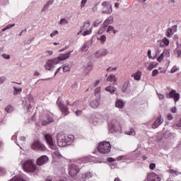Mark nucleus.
Here are the masks:
<instances>
[{"label": "nucleus", "mask_w": 181, "mask_h": 181, "mask_svg": "<svg viewBox=\"0 0 181 181\" xmlns=\"http://www.w3.org/2000/svg\"><path fill=\"white\" fill-rule=\"evenodd\" d=\"M73 50L68 52L66 54H60L58 57L54 58L52 59H48L46 62L45 65L44 66L45 70H48L49 71H52L54 70V67L56 64H59L60 62H63L64 60H66L73 53Z\"/></svg>", "instance_id": "nucleus-1"}, {"label": "nucleus", "mask_w": 181, "mask_h": 181, "mask_svg": "<svg viewBox=\"0 0 181 181\" xmlns=\"http://www.w3.org/2000/svg\"><path fill=\"white\" fill-rule=\"evenodd\" d=\"M57 141L58 146H67V145H70L74 141V136H66L63 133H59L57 135Z\"/></svg>", "instance_id": "nucleus-2"}, {"label": "nucleus", "mask_w": 181, "mask_h": 181, "mask_svg": "<svg viewBox=\"0 0 181 181\" xmlns=\"http://www.w3.org/2000/svg\"><path fill=\"white\" fill-rule=\"evenodd\" d=\"M22 167L25 172L33 173L37 169L36 165L33 160H27L22 162Z\"/></svg>", "instance_id": "nucleus-3"}, {"label": "nucleus", "mask_w": 181, "mask_h": 181, "mask_svg": "<svg viewBox=\"0 0 181 181\" xmlns=\"http://www.w3.org/2000/svg\"><path fill=\"white\" fill-rule=\"evenodd\" d=\"M98 151L100 153H108L111 151V144L108 141H103L99 144Z\"/></svg>", "instance_id": "nucleus-4"}, {"label": "nucleus", "mask_w": 181, "mask_h": 181, "mask_svg": "<svg viewBox=\"0 0 181 181\" xmlns=\"http://www.w3.org/2000/svg\"><path fill=\"white\" fill-rule=\"evenodd\" d=\"M57 105L59 107L62 115H64V117L69 115V107L64 105V103H63L60 98H59L57 101Z\"/></svg>", "instance_id": "nucleus-5"}, {"label": "nucleus", "mask_w": 181, "mask_h": 181, "mask_svg": "<svg viewBox=\"0 0 181 181\" xmlns=\"http://www.w3.org/2000/svg\"><path fill=\"white\" fill-rule=\"evenodd\" d=\"M31 148L34 151H46V146L40 142L39 140H35L32 144H31Z\"/></svg>", "instance_id": "nucleus-6"}, {"label": "nucleus", "mask_w": 181, "mask_h": 181, "mask_svg": "<svg viewBox=\"0 0 181 181\" xmlns=\"http://www.w3.org/2000/svg\"><path fill=\"white\" fill-rule=\"evenodd\" d=\"M31 103H33V96L31 95H28L27 97L23 99V105L24 108L27 109V111H29L32 108Z\"/></svg>", "instance_id": "nucleus-7"}, {"label": "nucleus", "mask_w": 181, "mask_h": 181, "mask_svg": "<svg viewBox=\"0 0 181 181\" xmlns=\"http://www.w3.org/2000/svg\"><path fill=\"white\" fill-rule=\"evenodd\" d=\"M102 6H103V9L107 8L106 10L102 11L101 13L104 15H111L112 13V6L110 4L109 1H103L102 3Z\"/></svg>", "instance_id": "nucleus-8"}, {"label": "nucleus", "mask_w": 181, "mask_h": 181, "mask_svg": "<svg viewBox=\"0 0 181 181\" xmlns=\"http://www.w3.org/2000/svg\"><path fill=\"white\" fill-rule=\"evenodd\" d=\"M109 129H110L111 132H115V131H121V124L116 120L112 121L109 124Z\"/></svg>", "instance_id": "nucleus-9"}, {"label": "nucleus", "mask_w": 181, "mask_h": 181, "mask_svg": "<svg viewBox=\"0 0 181 181\" xmlns=\"http://www.w3.org/2000/svg\"><path fill=\"white\" fill-rule=\"evenodd\" d=\"M108 54V49L105 48H102L98 49L94 53V56L96 59H101V57H104Z\"/></svg>", "instance_id": "nucleus-10"}, {"label": "nucleus", "mask_w": 181, "mask_h": 181, "mask_svg": "<svg viewBox=\"0 0 181 181\" xmlns=\"http://www.w3.org/2000/svg\"><path fill=\"white\" fill-rule=\"evenodd\" d=\"M78 172H80V168L78 166L74 165V164H71L69 165V175L70 176H77L78 174Z\"/></svg>", "instance_id": "nucleus-11"}, {"label": "nucleus", "mask_w": 181, "mask_h": 181, "mask_svg": "<svg viewBox=\"0 0 181 181\" xmlns=\"http://www.w3.org/2000/svg\"><path fill=\"white\" fill-rule=\"evenodd\" d=\"M45 139L47 145H49V148H51V149H54V150L57 149L56 145H54V142H53V138H52V135L45 134Z\"/></svg>", "instance_id": "nucleus-12"}, {"label": "nucleus", "mask_w": 181, "mask_h": 181, "mask_svg": "<svg viewBox=\"0 0 181 181\" xmlns=\"http://www.w3.org/2000/svg\"><path fill=\"white\" fill-rule=\"evenodd\" d=\"M167 98H173L174 101L176 103L179 101L180 98V95L176 93V90H171L169 94H166Z\"/></svg>", "instance_id": "nucleus-13"}, {"label": "nucleus", "mask_w": 181, "mask_h": 181, "mask_svg": "<svg viewBox=\"0 0 181 181\" xmlns=\"http://www.w3.org/2000/svg\"><path fill=\"white\" fill-rule=\"evenodd\" d=\"M49 161V158L47 156H42L38 158L36 161V165L37 166H43L45 163H47Z\"/></svg>", "instance_id": "nucleus-14"}, {"label": "nucleus", "mask_w": 181, "mask_h": 181, "mask_svg": "<svg viewBox=\"0 0 181 181\" xmlns=\"http://www.w3.org/2000/svg\"><path fill=\"white\" fill-rule=\"evenodd\" d=\"M163 122V119H162V115H159L155 122L152 124L151 127L153 129H156V128H158L159 125H160Z\"/></svg>", "instance_id": "nucleus-15"}, {"label": "nucleus", "mask_w": 181, "mask_h": 181, "mask_svg": "<svg viewBox=\"0 0 181 181\" xmlns=\"http://www.w3.org/2000/svg\"><path fill=\"white\" fill-rule=\"evenodd\" d=\"M148 181H160V177L155 173H151L147 176Z\"/></svg>", "instance_id": "nucleus-16"}, {"label": "nucleus", "mask_w": 181, "mask_h": 181, "mask_svg": "<svg viewBox=\"0 0 181 181\" xmlns=\"http://www.w3.org/2000/svg\"><path fill=\"white\" fill-rule=\"evenodd\" d=\"M52 122H54V119L49 115H47L46 119L41 120V124L43 127L49 125V124H52Z\"/></svg>", "instance_id": "nucleus-17"}, {"label": "nucleus", "mask_w": 181, "mask_h": 181, "mask_svg": "<svg viewBox=\"0 0 181 181\" xmlns=\"http://www.w3.org/2000/svg\"><path fill=\"white\" fill-rule=\"evenodd\" d=\"M100 95H98L95 100L91 101L90 107L92 108H98V107L100 106Z\"/></svg>", "instance_id": "nucleus-18"}, {"label": "nucleus", "mask_w": 181, "mask_h": 181, "mask_svg": "<svg viewBox=\"0 0 181 181\" xmlns=\"http://www.w3.org/2000/svg\"><path fill=\"white\" fill-rule=\"evenodd\" d=\"M176 30H177V26L176 25L173 26L172 28H168L166 34L167 37H172Z\"/></svg>", "instance_id": "nucleus-19"}, {"label": "nucleus", "mask_w": 181, "mask_h": 181, "mask_svg": "<svg viewBox=\"0 0 181 181\" xmlns=\"http://www.w3.org/2000/svg\"><path fill=\"white\" fill-rule=\"evenodd\" d=\"M114 23V17L112 16H109L103 23V26H105L107 28V26L108 25H111Z\"/></svg>", "instance_id": "nucleus-20"}, {"label": "nucleus", "mask_w": 181, "mask_h": 181, "mask_svg": "<svg viewBox=\"0 0 181 181\" xmlns=\"http://www.w3.org/2000/svg\"><path fill=\"white\" fill-rule=\"evenodd\" d=\"M177 47L174 50V53L177 54V57H181V44L179 45V42H176Z\"/></svg>", "instance_id": "nucleus-21"}, {"label": "nucleus", "mask_w": 181, "mask_h": 181, "mask_svg": "<svg viewBox=\"0 0 181 181\" xmlns=\"http://www.w3.org/2000/svg\"><path fill=\"white\" fill-rule=\"evenodd\" d=\"M93 70V63L89 62L88 64L85 66L84 73L87 75L90 74V71Z\"/></svg>", "instance_id": "nucleus-22"}, {"label": "nucleus", "mask_w": 181, "mask_h": 181, "mask_svg": "<svg viewBox=\"0 0 181 181\" xmlns=\"http://www.w3.org/2000/svg\"><path fill=\"white\" fill-rule=\"evenodd\" d=\"M130 85L131 83L129 82V81H125L122 86V93H125L128 90V88H129Z\"/></svg>", "instance_id": "nucleus-23"}, {"label": "nucleus", "mask_w": 181, "mask_h": 181, "mask_svg": "<svg viewBox=\"0 0 181 181\" xmlns=\"http://www.w3.org/2000/svg\"><path fill=\"white\" fill-rule=\"evenodd\" d=\"M117 80L118 79L115 75H114V74H110L107 78V81H110V83H117Z\"/></svg>", "instance_id": "nucleus-24"}, {"label": "nucleus", "mask_w": 181, "mask_h": 181, "mask_svg": "<svg viewBox=\"0 0 181 181\" xmlns=\"http://www.w3.org/2000/svg\"><path fill=\"white\" fill-rule=\"evenodd\" d=\"M115 105L117 108L122 109L124 108L125 103H124V100H118L116 101Z\"/></svg>", "instance_id": "nucleus-25"}, {"label": "nucleus", "mask_w": 181, "mask_h": 181, "mask_svg": "<svg viewBox=\"0 0 181 181\" xmlns=\"http://www.w3.org/2000/svg\"><path fill=\"white\" fill-rule=\"evenodd\" d=\"M105 91H107V93H110V94H114L115 93V90L117 88L114 86H109L105 88Z\"/></svg>", "instance_id": "nucleus-26"}, {"label": "nucleus", "mask_w": 181, "mask_h": 181, "mask_svg": "<svg viewBox=\"0 0 181 181\" xmlns=\"http://www.w3.org/2000/svg\"><path fill=\"white\" fill-rule=\"evenodd\" d=\"M89 121L93 124H97V122H98V117H97V115H91L89 118Z\"/></svg>", "instance_id": "nucleus-27"}, {"label": "nucleus", "mask_w": 181, "mask_h": 181, "mask_svg": "<svg viewBox=\"0 0 181 181\" xmlns=\"http://www.w3.org/2000/svg\"><path fill=\"white\" fill-rule=\"evenodd\" d=\"M106 32L107 33H111V32H112L114 35H115V33H118V30H115V28L112 25H109L107 28Z\"/></svg>", "instance_id": "nucleus-28"}, {"label": "nucleus", "mask_w": 181, "mask_h": 181, "mask_svg": "<svg viewBox=\"0 0 181 181\" xmlns=\"http://www.w3.org/2000/svg\"><path fill=\"white\" fill-rule=\"evenodd\" d=\"M13 95H19V94H21V93H22V88H17L16 87L13 86Z\"/></svg>", "instance_id": "nucleus-29"}, {"label": "nucleus", "mask_w": 181, "mask_h": 181, "mask_svg": "<svg viewBox=\"0 0 181 181\" xmlns=\"http://www.w3.org/2000/svg\"><path fill=\"white\" fill-rule=\"evenodd\" d=\"M132 77H134V80H141V71H138L136 74H134Z\"/></svg>", "instance_id": "nucleus-30"}, {"label": "nucleus", "mask_w": 181, "mask_h": 181, "mask_svg": "<svg viewBox=\"0 0 181 181\" xmlns=\"http://www.w3.org/2000/svg\"><path fill=\"white\" fill-rule=\"evenodd\" d=\"M90 177H93V173L90 172L82 174V179H90Z\"/></svg>", "instance_id": "nucleus-31"}, {"label": "nucleus", "mask_w": 181, "mask_h": 181, "mask_svg": "<svg viewBox=\"0 0 181 181\" xmlns=\"http://www.w3.org/2000/svg\"><path fill=\"white\" fill-rule=\"evenodd\" d=\"M90 28V21H87L84 23V25L83 27L81 28V31L83 30H87Z\"/></svg>", "instance_id": "nucleus-32"}, {"label": "nucleus", "mask_w": 181, "mask_h": 181, "mask_svg": "<svg viewBox=\"0 0 181 181\" xmlns=\"http://www.w3.org/2000/svg\"><path fill=\"white\" fill-rule=\"evenodd\" d=\"M156 66H158V64L156 62H151L149 64V66L147 68V70H148V71H151V70H153V69H155Z\"/></svg>", "instance_id": "nucleus-33"}, {"label": "nucleus", "mask_w": 181, "mask_h": 181, "mask_svg": "<svg viewBox=\"0 0 181 181\" xmlns=\"http://www.w3.org/2000/svg\"><path fill=\"white\" fill-rule=\"evenodd\" d=\"M52 157L54 159H57L59 158H61L62 155L60 154V152H59V151H55L52 152Z\"/></svg>", "instance_id": "nucleus-34"}, {"label": "nucleus", "mask_w": 181, "mask_h": 181, "mask_svg": "<svg viewBox=\"0 0 181 181\" xmlns=\"http://www.w3.org/2000/svg\"><path fill=\"white\" fill-rule=\"evenodd\" d=\"M151 53H152V52H151V49H149V50L148 51V57L149 59H153V60H155V59H156V57H158V55L159 54H158V52H156V54H155V56L152 57Z\"/></svg>", "instance_id": "nucleus-35"}, {"label": "nucleus", "mask_w": 181, "mask_h": 181, "mask_svg": "<svg viewBox=\"0 0 181 181\" xmlns=\"http://www.w3.org/2000/svg\"><path fill=\"white\" fill-rule=\"evenodd\" d=\"M89 47H90L89 44L86 43V44H83V46L81 47V52H87V50H88Z\"/></svg>", "instance_id": "nucleus-36"}, {"label": "nucleus", "mask_w": 181, "mask_h": 181, "mask_svg": "<svg viewBox=\"0 0 181 181\" xmlns=\"http://www.w3.org/2000/svg\"><path fill=\"white\" fill-rule=\"evenodd\" d=\"M59 25H61L62 26L69 25V21L66 18H62L59 22Z\"/></svg>", "instance_id": "nucleus-37"}, {"label": "nucleus", "mask_w": 181, "mask_h": 181, "mask_svg": "<svg viewBox=\"0 0 181 181\" xmlns=\"http://www.w3.org/2000/svg\"><path fill=\"white\" fill-rule=\"evenodd\" d=\"M168 173L171 175V176H177L179 175V173L175 170H169Z\"/></svg>", "instance_id": "nucleus-38"}, {"label": "nucleus", "mask_w": 181, "mask_h": 181, "mask_svg": "<svg viewBox=\"0 0 181 181\" xmlns=\"http://www.w3.org/2000/svg\"><path fill=\"white\" fill-rule=\"evenodd\" d=\"M107 27H105L104 25H103L102 27H100V28L99 29V30L98 31V35H103V33L104 32H105V29Z\"/></svg>", "instance_id": "nucleus-39"}, {"label": "nucleus", "mask_w": 181, "mask_h": 181, "mask_svg": "<svg viewBox=\"0 0 181 181\" xmlns=\"http://www.w3.org/2000/svg\"><path fill=\"white\" fill-rule=\"evenodd\" d=\"M5 111L9 114L13 111V107H12L11 105H8L6 107H5Z\"/></svg>", "instance_id": "nucleus-40"}, {"label": "nucleus", "mask_w": 181, "mask_h": 181, "mask_svg": "<svg viewBox=\"0 0 181 181\" xmlns=\"http://www.w3.org/2000/svg\"><path fill=\"white\" fill-rule=\"evenodd\" d=\"M100 23H103V21L96 20L95 21L93 22V26L95 28H97V27L100 26Z\"/></svg>", "instance_id": "nucleus-41"}, {"label": "nucleus", "mask_w": 181, "mask_h": 181, "mask_svg": "<svg viewBox=\"0 0 181 181\" xmlns=\"http://www.w3.org/2000/svg\"><path fill=\"white\" fill-rule=\"evenodd\" d=\"M165 57H170V51L169 49H164L163 52Z\"/></svg>", "instance_id": "nucleus-42"}, {"label": "nucleus", "mask_w": 181, "mask_h": 181, "mask_svg": "<svg viewBox=\"0 0 181 181\" xmlns=\"http://www.w3.org/2000/svg\"><path fill=\"white\" fill-rule=\"evenodd\" d=\"M93 31V28H89V30H85L83 33V36H87L88 35H90L91 34V32Z\"/></svg>", "instance_id": "nucleus-43"}, {"label": "nucleus", "mask_w": 181, "mask_h": 181, "mask_svg": "<svg viewBox=\"0 0 181 181\" xmlns=\"http://www.w3.org/2000/svg\"><path fill=\"white\" fill-rule=\"evenodd\" d=\"M128 159V157L127 156H120L117 158V160H127Z\"/></svg>", "instance_id": "nucleus-44"}, {"label": "nucleus", "mask_w": 181, "mask_h": 181, "mask_svg": "<svg viewBox=\"0 0 181 181\" xmlns=\"http://www.w3.org/2000/svg\"><path fill=\"white\" fill-rule=\"evenodd\" d=\"M63 71H64V73H67V72L70 71V66L69 65L64 66L63 67Z\"/></svg>", "instance_id": "nucleus-45"}, {"label": "nucleus", "mask_w": 181, "mask_h": 181, "mask_svg": "<svg viewBox=\"0 0 181 181\" xmlns=\"http://www.w3.org/2000/svg\"><path fill=\"white\" fill-rule=\"evenodd\" d=\"M99 40H100L101 43H104L107 40V37H105V35H103L100 36Z\"/></svg>", "instance_id": "nucleus-46"}, {"label": "nucleus", "mask_w": 181, "mask_h": 181, "mask_svg": "<svg viewBox=\"0 0 181 181\" xmlns=\"http://www.w3.org/2000/svg\"><path fill=\"white\" fill-rule=\"evenodd\" d=\"M163 43H164V45L165 46H169V40L166 37H164L162 40Z\"/></svg>", "instance_id": "nucleus-47"}, {"label": "nucleus", "mask_w": 181, "mask_h": 181, "mask_svg": "<svg viewBox=\"0 0 181 181\" xmlns=\"http://www.w3.org/2000/svg\"><path fill=\"white\" fill-rule=\"evenodd\" d=\"M164 136H165L166 138H170V136H172V134L170 132L166 131L164 133Z\"/></svg>", "instance_id": "nucleus-48"}, {"label": "nucleus", "mask_w": 181, "mask_h": 181, "mask_svg": "<svg viewBox=\"0 0 181 181\" xmlns=\"http://www.w3.org/2000/svg\"><path fill=\"white\" fill-rule=\"evenodd\" d=\"M163 57H165V54H163V52L162 54H160V55L158 57V58L157 59V61L160 62L163 60Z\"/></svg>", "instance_id": "nucleus-49"}, {"label": "nucleus", "mask_w": 181, "mask_h": 181, "mask_svg": "<svg viewBox=\"0 0 181 181\" xmlns=\"http://www.w3.org/2000/svg\"><path fill=\"white\" fill-rule=\"evenodd\" d=\"M126 134H127V135H135V130L131 129L129 131H127Z\"/></svg>", "instance_id": "nucleus-50"}, {"label": "nucleus", "mask_w": 181, "mask_h": 181, "mask_svg": "<svg viewBox=\"0 0 181 181\" xmlns=\"http://www.w3.org/2000/svg\"><path fill=\"white\" fill-rule=\"evenodd\" d=\"M158 74H159V71H158V69H154V70L152 71L151 76H152L153 77H155V76H158Z\"/></svg>", "instance_id": "nucleus-51"}, {"label": "nucleus", "mask_w": 181, "mask_h": 181, "mask_svg": "<svg viewBox=\"0 0 181 181\" xmlns=\"http://www.w3.org/2000/svg\"><path fill=\"white\" fill-rule=\"evenodd\" d=\"M49 6H50L49 4L46 3V4L44 6L42 11L45 12V11H47V9H49Z\"/></svg>", "instance_id": "nucleus-52"}, {"label": "nucleus", "mask_w": 181, "mask_h": 181, "mask_svg": "<svg viewBox=\"0 0 181 181\" xmlns=\"http://www.w3.org/2000/svg\"><path fill=\"white\" fill-rule=\"evenodd\" d=\"M1 56L4 59H6V60H9L11 59V55L9 54H3Z\"/></svg>", "instance_id": "nucleus-53"}, {"label": "nucleus", "mask_w": 181, "mask_h": 181, "mask_svg": "<svg viewBox=\"0 0 181 181\" xmlns=\"http://www.w3.org/2000/svg\"><path fill=\"white\" fill-rule=\"evenodd\" d=\"M56 35H59L58 30H54L50 34V37H53L54 36H56Z\"/></svg>", "instance_id": "nucleus-54"}, {"label": "nucleus", "mask_w": 181, "mask_h": 181, "mask_svg": "<svg viewBox=\"0 0 181 181\" xmlns=\"http://www.w3.org/2000/svg\"><path fill=\"white\" fill-rule=\"evenodd\" d=\"M75 114L76 117H80V115H81V114H83V111L81 110H76L75 111Z\"/></svg>", "instance_id": "nucleus-55"}, {"label": "nucleus", "mask_w": 181, "mask_h": 181, "mask_svg": "<svg viewBox=\"0 0 181 181\" xmlns=\"http://www.w3.org/2000/svg\"><path fill=\"white\" fill-rule=\"evenodd\" d=\"M149 168L151 170H153V169H155V168H156V164L151 163L149 165Z\"/></svg>", "instance_id": "nucleus-56"}, {"label": "nucleus", "mask_w": 181, "mask_h": 181, "mask_svg": "<svg viewBox=\"0 0 181 181\" xmlns=\"http://www.w3.org/2000/svg\"><path fill=\"white\" fill-rule=\"evenodd\" d=\"M100 90H101L100 88H96L95 89V94L97 95V97H98V95H100L98 93H100Z\"/></svg>", "instance_id": "nucleus-57"}, {"label": "nucleus", "mask_w": 181, "mask_h": 181, "mask_svg": "<svg viewBox=\"0 0 181 181\" xmlns=\"http://www.w3.org/2000/svg\"><path fill=\"white\" fill-rule=\"evenodd\" d=\"M86 4H87V0H82L81 3V8H84V6H86Z\"/></svg>", "instance_id": "nucleus-58"}, {"label": "nucleus", "mask_w": 181, "mask_h": 181, "mask_svg": "<svg viewBox=\"0 0 181 181\" xmlns=\"http://www.w3.org/2000/svg\"><path fill=\"white\" fill-rule=\"evenodd\" d=\"M157 95H158V97L159 100H164L165 99V95H163V94L157 93Z\"/></svg>", "instance_id": "nucleus-59"}, {"label": "nucleus", "mask_w": 181, "mask_h": 181, "mask_svg": "<svg viewBox=\"0 0 181 181\" xmlns=\"http://www.w3.org/2000/svg\"><path fill=\"white\" fill-rule=\"evenodd\" d=\"M176 71H177V67L175 66L172 68L170 73H176Z\"/></svg>", "instance_id": "nucleus-60"}, {"label": "nucleus", "mask_w": 181, "mask_h": 181, "mask_svg": "<svg viewBox=\"0 0 181 181\" xmlns=\"http://www.w3.org/2000/svg\"><path fill=\"white\" fill-rule=\"evenodd\" d=\"M13 26H15V23H13V24H8V25H7L6 26V28L7 30H8V29H11V28H13Z\"/></svg>", "instance_id": "nucleus-61"}, {"label": "nucleus", "mask_w": 181, "mask_h": 181, "mask_svg": "<svg viewBox=\"0 0 181 181\" xmlns=\"http://www.w3.org/2000/svg\"><path fill=\"white\" fill-rule=\"evenodd\" d=\"M6 80L5 77H0V84H4V82Z\"/></svg>", "instance_id": "nucleus-62"}, {"label": "nucleus", "mask_w": 181, "mask_h": 181, "mask_svg": "<svg viewBox=\"0 0 181 181\" xmlns=\"http://www.w3.org/2000/svg\"><path fill=\"white\" fill-rule=\"evenodd\" d=\"M115 70H117V68H112V67H109L107 69V71H115Z\"/></svg>", "instance_id": "nucleus-63"}, {"label": "nucleus", "mask_w": 181, "mask_h": 181, "mask_svg": "<svg viewBox=\"0 0 181 181\" xmlns=\"http://www.w3.org/2000/svg\"><path fill=\"white\" fill-rule=\"evenodd\" d=\"M177 109L176 107H173L171 108V112H173V114L176 113Z\"/></svg>", "instance_id": "nucleus-64"}]
</instances>
